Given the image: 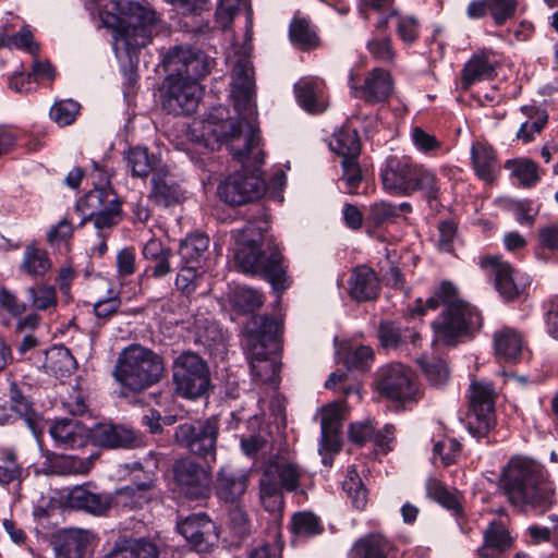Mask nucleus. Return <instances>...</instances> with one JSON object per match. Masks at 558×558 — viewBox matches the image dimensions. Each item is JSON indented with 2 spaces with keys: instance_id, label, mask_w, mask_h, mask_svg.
I'll list each match as a JSON object with an SVG mask.
<instances>
[{
  "instance_id": "7ed1b4c3",
  "label": "nucleus",
  "mask_w": 558,
  "mask_h": 558,
  "mask_svg": "<svg viewBox=\"0 0 558 558\" xmlns=\"http://www.w3.org/2000/svg\"><path fill=\"white\" fill-rule=\"evenodd\" d=\"M440 303L444 305V311L432 324L436 342L446 345L454 344L459 337L482 326L480 312L460 296L453 283L442 281L434 295L426 300L425 306L436 310Z\"/></svg>"
},
{
  "instance_id": "bb28decb",
  "label": "nucleus",
  "mask_w": 558,
  "mask_h": 558,
  "mask_svg": "<svg viewBox=\"0 0 558 558\" xmlns=\"http://www.w3.org/2000/svg\"><path fill=\"white\" fill-rule=\"evenodd\" d=\"M247 476L230 465L220 468L216 476V495L228 504L236 502L245 493Z\"/></svg>"
},
{
  "instance_id": "864d4df0",
  "label": "nucleus",
  "mask_w": 558,
  "mask_h": 558,
  "mask_svg": "<svg viewBox=\"0 0 558 558\" xmlns=\"http://www.w3.org/2000/svg\"><path fill=\"white\" fill-rule=\"evenodd\" d=\"M426 492L428 497L433 498L445 508L456 512L460 510L457 493L449 490L440 481L429 478L426 482Z\"/></svg>"
},
{
  "instance_id": "c9c22d12",
  "label": "nucleus",
  "mask_w": 558,
  "mask_h": 558,
  "mask_svg": "<svg viewBox=\"0 0 558 558\" xmlns=\"http://www.w3.org/2000/svg\"><path fill=\"white\" fill-rule=\"evenodd\" d=\"M471 155L476 175L486 183H493L498 171L495 150L483 143H475L472 145Z\"/></svg>"
},
{
  "instance_id": "ddd939ff",
  "label": "nucleus",
  "mask_w": 558,
  "mask_h": 558,
  "mask_svg": "<svg viewBox=\"0 0 558 558\" xmlns=\"http://www.w3.org/2000/svg\"><path fill=\"white\" fill-rule=\"evenodd\" d=\"M201 85L193 80H183L168 73L160 88L162 108L173 114L194 112L202 98Z\"/></svg>"
},
{
  "instance_id": "4be33fe9",
  "label": "nucleus",
  "mask_w": 558,
  "mask_h": 558,
  "mask_svg": "<svg viewBox=\"0 0 558 558\" xmlns=\"http://www.w3.org/2000/svg\"><path fill=\"white\" fill-rule=\"evenodd\" d=\"M165 546L159 536L126 538L117 542L104 558H159Z\"/></svg>"
},
{
  "instance_id": "2f4dec72",
  "label": "nucleus",
  "mask_w": 558,
  "mask_h": 558,
  "mask_svg": "<svg viewBox=\"0 0 558 558\" xmlns=\"http://www.w3.org/2000/svg\"><path fill=\"white\" fill-rule=\"evenodd\" d=\"M9 399L12 410L24 420L33 434L38 436L44 428L43 417L34 410L33 404L15 381L10 384Z\"/></svg>"
},
{
  "instance_id": "a18cd8bd",
  "label": "nucleus",
  "mask_w": 558,
  "mask_h": 558,
  "mask_svg": "<svg viewBox=\"0 0 558 558\" xmlns=\"http://www.w3.org/2000/svg\"><path fill=\"white\" fill-rule=\"evenodd\" d=\"M119 202L118 196L110 189H94L80 202V206L86 217L104 210L108 206Z\"/></svg>"
},
{
  "instance_id": "5fc2aeb1",
  "label": "nucleus",
  "mask_w": 558,
  "mask_h": 558,
  "mask_svg": "<svg viewBox=\"0 0 558 558\" xmlns=\"http://www.w3.org/2000/svg\"><path fill=\"white\" fill-rule=\"evenodd\" d=\"M507 168L512 170V175L522 186H533L539 180L537 166L532 160L521 159L508 161Z\"/></svg>"
},
{
  "instance_id": "412c9836",
  "label": "nucleus",
  "mask_w": 558,
  "mask_h": 558,
  "mask_svg": "<svg viewBox=\"0 0 558 558\" xmlns=\"http://www.w3.org/2000/svg\"><path fill=\"white\" fill-rule=\"evenodd\" d=\"M277 488L290 493H303L301 482L304 471L295 462L279 456L271 457L265 464L262 476Z\"/></svg>"
},
{
  "instance_id": "72a5a7b5",
  "label": "nucleus",
  "mask_w": 558,
  "mask_h": 558,
  "mask_svg": "<svg viewBox=\"0 0 558 558\" xmlns=\"http://www.w3.org/2000/svg\"><path fill=\"white\" fill-rule=\"evenodd\" d=\"M98 454L92 453L86 458L76 456L56 454L50 458L49 466L57 475H86L94 468Z\"/></svg>"
},
{
  "instance_id": "69168bd1",
  "label": "nucleus",
  "mask_w": 558,
  "mask_h": 558,
  "mask_svg": "<svg viewBox=\"0 0 558 558\" xmlns=\"http://www.w3.org/2000/svg\"><path fill=\"white\" fill-rule=\"evenodd\" d=\"M228 526L234 535L241 538L251 533V522L248 517L246 512L239 506H235L229 511Z\"/></svg>"
},
{
  "instance_id": "423d86ee",
  "label": "nucleus",
  "mask_w": 558,
  "mask_h": 558,
  "mask_svg": "<svg viewBox=\"0 0 558 558\" xmlns=\"http://www.w3.org/2000/svg\"><path fill=\"white\" fill-rule=\"evenodd\" d=\"M280 322L268 315L252 316L243 333V347L254 379L263 384L274 383L279 374V364L270 350L276 347Z\"/></svg>"
},
{
  "instance_id": "f03ea898",
  "label": "nucleus",
  "mask_w": 558,
  "mask_h": 558,
  "mask_svg": "<svg viewBox=\"0 0 558 558\" xmlns=\"http://www.w3.org/2000/svg\"><path fill=\"white\" fill-rule=\"evenodd\" d=\"M234 260L242 272L265 279L276 293L284 292L292 284L284 256L277 246L265 242L260 229L253 223L241 231Z\"/></svg>"
},
{
  "instance_id": "4c0bfd02",
  "label": "nucleus",
  "mask_w": 558,
  "mask_h": 558,
  "mask_svg": "<svg viewBox=\"0 0 558 558\" xmlns=\"http://www.w3.org/2000/svg\"><path fill=\"white\" fill-rule=\"evenodd\" d=\"M52 267L46 250L34 245H27L24 250L20 270L33 278L44 277Z\"/></svg>"
},
{
  "instance_id": "1a4fd4ad",
  "label": "nucleus",
  "mask_w": 558,
  "mask_h": 558,
  "mask_svg": "<svg viewBox=\"0 0 558 558\" xmlns=\"http://www.w3.org/2000/svg\"><path fill=\"white\" fill-rule=\"evenodd\" d=\"M468 398L466 428L475 438L486 437L496 425L495 388L492 383L474 380L470 384Z\"/></svg>"
},
{
  "instance_id": "473e14b6",
  "label": "nucleus",
  "mask_w": 558,
  "mask_h": 558,
  "mask_svg": "<svg viewBox=\"0 0 558 558\" xmlns=\"http://www.w3.org/2000/svg\"><path fill=\"white\" fill-rule=\"evenodd\" d=\"M510 547L511 537L506 526L499 521H493L484 532V544L478 553L482 558H499Z\"/></svg>"
},
{
  "instance_id": "20e7f679",
  "label": "nucleus",
  "mask_w": 558,
  "mask_h": 558,
  "mask_svg": "<svg viewBox=\"0 0 558 558\" xmlns=\"http://www.w3.org/2000/svg\"><path fill=\"white\" fill-rule=\"evenodd\" d=\"M112 20L104 19L108 27L114 29L116 46L121 47L128 54L144 48L160 29V20L156 12L146 5L131 0H110Z\"/></svg>"
},
{
  "instance_id": "f257e3e1",
  "label": "nucleus",
  "mask_w": 558,
  "mask_h": 558,
  "mask_svg": "<svg viewBox=\"0 0 558 558\" xmlns=\"http://www.w3.org/2000/svg\"><path fill=\"white\" fill-rule=\"evenodd\" d=\"M247 132L243 135L241 121H225L220 129L210 121L193 124L187 131L192 150L203 154L214 150L226 140L230 142L233 157L242 163V170L229 175L218 186V195L227 204L239 206L258 199L266 190L259 167L264 162L260 137L253 125L246 122Z\"/></svg>"
},
{
  "instance_id": "13d9d810",
  "label": "nucleus",
  "mask_w": 558,
  "mask_h": 558,
  "mask_svg": "<svg viewBox=\"0 0 558 558\" xmlns=\"http://www.w3.org/2000/svg\"><path fill=\"white\" fill-rule=\"evenodd\" d=\"M426 379L434 386L444 385L449 378L447 364L441 360L428 361L426 357L417 360Z\"/></svg>"
},
{
  "instance_id": "49530a36",
  "label": "nucleus",
  "mask_w": 558,
  "mask_h": 558,
  "mask_svg": "<svg viewBox=\"0 0 558 558\" xmlns=\"http://www.w3.org/2000/svg\"><path fill=\"white\" fill-rule=\"evenodd\" d=\"M323 530L320 519L311 511H299L291 518L290 531L298 537L316 536Z\"/></svg>"
},
{
  "instance_id": "0eeeda50",
  "label": "nucleus",
  "mask_w": 558,
  "mask_h": 558,
  "mask_svg": "<svg viewBox=\"0 0 558 558\" xmlns=\"http://www.w3.org/2000/svg\"><path fill=\"white\" fill-rule=\"evenodd\" d=\"M162 357L140 344L124 349L117 361L113 376L123 387L142 391L158 383L163 374Z\"/></svg>"
},
{
  "instance_id": "6ab92c4d",
  "label": "nucleus",
  "mask_w": 558,
  "mask_h": 558,
  "mask_svg": "<svg viewBox=\"0 0 558 558\" xmlns=\"http://www.w3.org/2000/svg\"><path fill=\"white\" fill-rule=\"evenodd\" d=\"M253 74L251 61L245 58H240L233 65L231 94L241 114H252L256 109Z\"/></svg>"
},
{
  "instance_id": "7c9ffc66",
  "label": "nucleus",
  "mask_w": 558,
  "mask_h": 558,
  "mask_svg": "<svg viewBox=\"0 0 558 558\" xmlns=\"http://www.w3.org/2000/svg\"><path fill=\"white\" fill-rule=\"evenodd\" d=\"M299 105L311 113H320L327 108V99L320 83L302 78L294 85Z\"/></svg>"
},
{
  "instance_id": "c85d7f7f",
  "label": "nucleus",
  "mask_w": 558,
  "mask_h": 558,
  "mask_svg": "<svg viewBox=\"0 0 558 558\" xmlns=\"http://www.w3.org/2000/svg\"><path fill=\"white\" fill-rule=\"evenodd\" d=\"M92 534L82 529H68L61 531L53 541L56 558H83Z\"/></svg>"
},
{
  "instance_id": "e2e57ef3",
  "label": "nucleus",
  "mask_w": 558,
  "mask_h": 558,
  "mask_svg": "<svg viewBox=\"0 0 558 558\" xmlns=\"http://www.w3.org/2000/svg\"><path fill=\"white\" fill-rule=\"evenodd\" d=\"M397 35L407 45L418 38L420 22L414 15H401L397 21Z\"/></svg>"
},
{
  "instance_id": "4468645a",
  "label": "nucleus",
  "mask_w": 558,
  "mask_h": 558,
  "mask_svg": "<svg viewBox=\"0 0 558 558\" xmlns=\"http://www.w3.org/2000/svg\"><path fill=\"white\" fill-rule=\"evenodd\" d=\"M162 65L177 77L197 82L210 72L211 61L199 49L174 46L163 56Z\"/></svg>"
},
{
  "instance_id": "0e129e2a",
  "label": "nucleus",
  "mask_w": 558,
  "mask_h": 558,
  "mask_svg": "<svg viewBox=\"0 0 558 558\" xmlns=\"http://www.w3.org/2000/svg\"><path fill=\"white\" fill-rule=\"evenodd\" d=\"M290 37L293 43L303 47H313L317 44V36L305 20H296L291 24Z\"/></svg>"
},
{
  "instance_id": "a878e982",
  "label": "nucleus",
  "mask_w": 558,
  "mask_h": 558,
  "mask_svg": "<svg viewBox=\"0 0 558 558\" xmlns=\"http://www.w3.org/2000/svg\"><path fill=\"white\" fill-rule=\"evenodd\" d=\"M493 51L484 50L473 54L461 71V88L469 90L472 85L490 81L496 76L495 62L493 60Z\"/></svg>"
},
{
  "instance_id": "58836bf2",
  "label": "nucleus",
  "mask_w": 558,
  "mask_h": 558,
  "mask_svg": "<svg viewBox=\"0 0 558 558\" xmlns=\"http://www.w3.org/2000/svg\"><path fill=\"white\" fill-rule=\"evenodd\" d=\"M391 549L392 545L386 537L372 534L354 544L350 558H387Z\"/></svg>"
},
{
  "instance_id": "79ce46f5",
  "label": "nucleus",
  "mask_w": 558,
  "mask_h": 558,
  "mask_svg": "<svg viewBox=\"0 0 558 558\" xmlns=\"http://www.w3.org/2000/svg\"><path fill=\"white\" fill-rule=\"evenodd\" d=\"M521 111L526 117V120L522 122L517 137L524 143H529L534 140L535 134L541 133L544 129L548 120V114L545 109L536 106H523Z\"/></svg>"
},
{
  "instance_id": "2eb2a0df",
  "label": "nucleus",
  "mask_w": 558,
  "mask_h": 558,
  "mask_svg": "<svg viewBox=\"0 0 558 558\" xmlns=\"http://www.w3.org/2000/svg\"><path fill=\"white\" fill-rule=\"evenodd\" d=\"M377 390L393 401L413 400L417 392L411 371L400 363L388 364L378 371Z\"/></svg>"
},
{
  "instance_id": "603ef678",
  "label": "nucleus",
  "mask_w": 558,
  "mask_h": 558,
  "mask_svg": "<svg viewBox=\"0 0 558 558\" xmlns=\"http://www.w3.org/2000/svg\"><path fill=\"white\" fill-rule=\"evenodd\" d=\"M259 496L264 509L275 515H280L283 509V494L276 484L260 477Z\"/></svg>"
},
{
  "instance_id": "ea45409f",
  "label": "nucleus",
  "mask_w": 558,
  "mask_h": 558,
  "mask_svg": "<svg viewBox=\"0 0 558 558\" xmlns=\"http://www.w3.org/2000/svg\"><path fill=\"white\" fill-rule=\"evenodd\" d=\"M413 193L421 192L430 207H437L441 196V184L436 172L421 165L415 179Z\"/></svg>"
},
{
  "instance_id": "774afa93",
  "label": "nucleus",
  "mask_w": 558,
  "mask_h": 558,
  "mask_svg": "<svg viewBox=\"0 0 558 558\" xmlns=\"http://www.w3.org/2000/svg\"><path fill=\"white\" fill-rule=\"evenodd\" d=\"M461 451V445L456 439H444L434 446V454L440 458L441 463L448 466L456 462Z\"/></svg>"
},
{
  "instance_id": "f8f14e48",
  "label": "nucleus",
  "mask_w": 558,
  "mask_h": 558,
  "mask_svg": "<svg viewBox=\"0 0 558 558\" xmlns=\"http://www.w3.org/2000/svg\"><path fill=\"white\" fill-rule=\"evenodd\" d=\"M393 3L395 0H360L359 4V11L364 20L369 19V11L379 13L376 31L367 41L366 48L373 59L383 63L392 62L396 56L391 37L388 34H384L389 19L398 16V11L393 8Z\"/></svg>"
},
{
  "instance_id": "3c124183",
  "label": "nucleus",
  "mask_w": 558,
  "mask_h": 558,
  "mask_svg": "<svg viewBox=\"0 0 558 558\" xmlns=\"http://www.w3.org/2000/svg\"><path fill=\"white\" fill-rule=\"evenodd\" d=\"M22 476V466L17 461V456L12 449L0 448V485L20 481Z\"/></svg>"
},
{
  "instance_id": "c756f323",
  "label": "nucleus",
  "mask_w": 558,
  "mask_h": 558,
  "mask_svg": "<svg viewBox=\"0 0 558 558\" xmlns=\"http://www.w3.org/2000/svg\"><path fill=\"white\" fill-rule=\"evenodd\" d=\"M379 281L373 269L357 266L350 280V295L357 302L371 301L377 298Z\"/></svg>"
},
{
  "instance_id": "de8ad7c7",
  "label": "nucleus",
  "mask_w": 558,
  "mask_h": 558,
  "mask_svg": "<svg viewBox=\"0 0 558 558\" xmlns=\"http://www.w3.org/2000/svg\"><path fill=\"white\" fill-rule=\"evenodd\" d=\"M29 304L37 311L54 308L58 303L57 290L47 283H36L26 289Z\"/></svg>"
},
{
  "instance_id": "393cba45",
  "label": "nucleus",
  "mask_w": 558,
  "mask_h": 558,
  "mask_svg": "<svg viewBox=\"0 0 558 558\" xmlns=\"http://www.w3.org/2000/svg\"><path fill=\"white\" fill-rule=\"evenodd\" d=\"M94 441L105 448H131L141 444L138 434L129 427L98 424L92 432Z\"/></svg>"
},
{
  "instance_id": "09e8293b",
  "label": "nucleus",
  "mask_w": 558,
  "mask_h": 558,
  "mask_svg": "<svg viewBox=\"0 0 558 558\" xmlns=\"http://www.w3.org/2000/svg\"><path fill=\"white\" fill-rule=\"evenodd\" d=\"M156 161L155 156L149 155L148 149L144 147L132 148L126 155L128 167L133 177H147L154 170Z\"/></svg>"
},
{
  "instance_id": "b1692460",
  "label": "nucleus",
  "mask_w": 558,
  "mask_h": 558,
  "mask_svg": "<svg viewBox=\"0 0 558 558\" xmlns=\"http://www.w3.org/2000/svg\"><path fill=\"white\" fill-rule=\"evenodd\" d=\"M49 434L61 449H76L87 445L89 430L75 420L62 418L49 427Z\"/></svg>"
},
{
  "instance_id": "680f3d73",
  "label": "nucleus",
  "mask_w": 558,
  "mask_h": 558,
  "mask_svg": "<svg viewBox=\"0 0 558 558\" xmlns=\"http://www.w3.org/2000/svg\"><path fill=\"white\" fill-rule=\"evenodd\" d=\"M94 221L95 227L98 230L109 229L118 225L121 219V204L120 201L108 206L104 210L96 211L95 215L87 217Z\"/></svg>"
},
{
  "instance_id": "f3484780",
  "label": "nucleus",
  "mask_w": 558,
  "mask_h": 558,
  "mask_svg": "<svg viewBox=\"0 0 558 558\" xmlns=\"http://www.w3.org/2000/svg\"><path fill=\"white\" fill-rule=\"evenodd\" d=\"M421 165L405 157H388L380 174L384 189L393 195H412Z\"/></svg>"
},
{
  "instance_id": "a19ab883",
  "label": "nucleus",
  "mask_w": 558,
  "mask_h": 558,
  "mask_svg": "<svg viewBox=\"0 0 558 558\" xmlns=\"http://www.w3.org/2000/svg\"><path fill=\"white\" fill-rule=\"evenodd\" d=\"M209 238L204 233H194L187 235L181 241L179 254L183 264L199 266L205 260L206 252L209 247Z\"/></svg>"
},
{
  "instance_id": "c03bdc74",
  "label": "nucleus",
  "mask_w": 558,
  "mask_h": 558,
  "mask_svg": "<svg viewBox=\"0 0 558 558\" xmlns=\"http://www.w3.org/2000/svg\"><path fill=\"white\" fill-rule=\"evenodd\" d=\"M230 302L238 313L248 314L255 312L263 305L264 296L255 289L238 287L233 290Z\"/></svg>"
},
{
  "instance_id": "bf43d9fd",
  "label": "nucleus",
  "mask_w": 558,
  "mask_h": 558,
  "mask_svg": "<svg viewBox=\"0 0 558 558\" xmlns=\"http://www.w3.org/2000/svg\"><path fill=\"white\" fill-rule=\"evenodd\" d=\"M80 109V104L72 99L61 100L51 107L50 117L59 125L66 126L75 121Z\"/></svg>"
},
{
  "instance_id": "6e6552de",
  "label": "nucleus",
  "mask_w": 558,
  "mask_h": 558,
  "mask_svg": "<svg viewBox=\"0 0 558 558\" xmlns=\"http://www.w3.org/2000/svg\"><path fill=\"white\" fill-rule=\"evenodd\" d=\"M172 378L177 392L186 399L203 397L210 385V373L206 361L191 351L182 352L174 359Z\"/></svg>"
},
{
  "instance_id": "aec40b11",
  "label": "nucleus",
  "mask_w": 558,
  "mask_h": 558,
  "mask_svg": "<svg viewBox=\"0 0 558 558\" xmlns=\"http://www.w3.org/2000/svg\"><path fill=\"white\" fill-rule=\"evenodd\" d=\"M27 360L36 368L60 379L70 377L77 367L76 360L72 353L62 344L35 352Z\"/></svg>"
},
{
  "instance_id": "dca6fc26",
  "label": "nucleus",
  "mask_w": 558,
  "mask_h": 558,
  "mask_svg": "<svg viewBox=\"0 0 558 558\" xmlns=\"http://www.w3.org/2000/svg\"><path fill=\"white\" fill-rule=\"evenodd\" d=\"M349 87L354 98L369 105L381 104L392 95L393 80L387 70L375 68L366 73L362 82L351 72Z\"/></svg>"
},
{
  "instance_id": "4d7b16f0",
  "label": "nucleus",
  "mask_w": 558,
  "mask_h": 558,
  "mask_svg": "<svg viewBox=\"0 0 558 558\" xmlns=\"http://www.w3.org/2000/svg\"><path fill=\"white\" fill-rule=\"evenodd\" d=\"M374 361V351L368 345H360L349 350L344 356V364L349 369L366 372Z\"/></svg>"
},
{
  "instance_id": "cd10ccee",
  "label": "nucleus",
  "mask_w": 558,
  "mask_h": 558,
  "mask_svg": "<svg viewBox=\"0 0 558 558\" xmlns=\"http://www.w3.org/2000/svg\"><path fill=\"white\" fill-rule=\"evenodd\" d=\"M68 502L72 508L102 515L112 507L113 498L110 494L94 493L87 488V485H81L70 490Z\"/></svg>"
},
{
  "instance_id": "e433bc0d",
  "label": "nucleus",
  "mask_w": 558,
  "mask_h": 558,
  "mask_svg": "<svg viewBox=\"0 0 558 558\" xmlns=\"http://www.w3.org/2000/svg\"><path fill=\"white\" fill-rule=\"evenodd\" d=\"M494 345L496 355L507 362H514L522 353V336L509 327L495 332Z\"/></svg>"
},
{
  "instance_id": "5701e85b",
  "label": "nucleus",
  "mask_w": 558,
  "mask_h": 558,
  "mask_svg": "<svg viewBox=\"0 0 558 558\" xmlns=\"http://www.w3.org/2000/svg\"><path fill=\"white\" fill-rule=\"evenodd\" d=\"M481 266L495 277V286L506 300H513L521 293V287L515 279V270L509 263L498 256H487L481 260Z\"/></svg>"
},
{
  "instance_id": "6e6d98bb",
  "label": "nucleus",
  "mask_w": 558,
  "mask_h": 558,
  "mask_svg": "<svg viewBox=\"0 0 558 558\" xmlns=\"http://www.w3.org/2000/svg\"><path fill=\"white\" fill-rule=\"evenodd\" d=\"M378 337L381 345L389 349H399L408 342L405 328H401L390 322L379 325Z\"/></svg>"
},
{
  "instance_id": "052dcab7",
  "label": "nucleus",
  "mask_w": 558,
  "mask_h": 558,
  "mask_svg": "<svg viewBox=\"0 0 558 558\" xmlns=\"http://www.w3.org/2000/svg\"><path fill=\"white\" fill-rule=\"evenodd\" d=\"M9 49L25 50L29 54L36 57L39 52V46L34 40L29 26H23L15 34H8Z\"/></svg>"
},
{
  "instance_id": "37998d69",
  "label": "nucleus",
  "mask_w": 558,
  "mask_h": 558,
  "mask_svg": "<svg viewBox=\"0 0 558 558\" xmlns=\"http://www.w3.org/2000/svg\"><path fill=\"white\" fill-rule=\"evenodd\" d=\"M330 146L342 159L359 158L361 153L359 134L355 130L349 128L337 132Z\"/></svg>"
},
{
  "instance_id": "338daca9",
  "label": "nucleus",
  "mask_w": 558,
  "mask_h": 558,
  "mask_svg": "<svg viewBox=\"0 0 558 558\" xmlns=\"http://www.w3.org/2000/svg\"><path fill=\"white\" fill-rule=\"evenodd\" d=\"M0 308L12 317H20L26 312L27 304L11 290L0 287Z\"/></svg>"
},
{
  "instance_id": "9d476101",
  "label": "nucleus",
  "mask_w": 558,
  "mask_h": 558,
  "mask_svg": "<svg viewBox=\"0 0 558 558\" xmlns=\"http://www.w3.org/2000/svg\"><path fill=\"white\" fill-rule=\"evenodd\" d=\"M219 421L216 416L204 421L184 422L175 427L174 440L182 448L204 460L216 461Z\"/></svg>"
},
{
  "instance_id": "f704fd0d",
  "label": "nucleus",
  "mask_w": 558,
  "mask_h": 558,
  "mask_svg": "<svg viewBox=\"0 0 558 558\" xmlns=\"http://www.w3.org/2000/svg\"><path fill=\"white\" fill-rule=\"evenodd\" d=\"M149 197L156 205L169 207L180 202L182 192L171 175L155 173L151 178Z\"/></svg>"
},
{
  "instance_id": "39448f33",
  "label": "nucleus",
  "mask_w": 558,
  "mask_h": 558,
  "mask_svg": "<svg viewBox=\"0 0 558 558\" xmlns=\"http://www.w3.org/2000/svg\"><path fill=\"white\" fill-rule=\"evenodd\" d=\"M501 483L509 501L547 509L554 504V490L543 481L541 465L524 458H512L502 470Z\"/></svg>"
},
{
  "instance_id": "9b49d317",
  "label": "nucleus",
  "mask_w": 558,
  "mask_h": 558,
  "mask_svg": "<svg viewBox=\"0 0 558 558\" xmlns=\"http://www.w3.org/2000/svg\"><path fill=\"white\" fill-rule=\"evenodd\" d=\"M171 473L173 489L178 495L193 501L204 500L210 496V470L193 458L177 459L171 466Z\"/></svg>"
},
{
  "instance_id": "8fccbe9b",
  "label": "nucleus",
  "mask_w": 558,
  "mask_h": 558,
  "mask_svg": "<svg viewBox=\"0 0 558 558\" xmlns=\"http://www.w3.org/2000/svg\"><path fill=\"white\" fill-rule=\"evenodd\" d=\"M343 490L356 509H364L367 504V490L354 468H349L342 483Z\"/></svg>"
},
{
  "instance_id": "a211bd4d",
  "label": "nucleus",
  "mask_w": 558,
  "mask_h": 558,
  "mask_svg": "<svg viewBox=\"0 0 558 558\" xmlns=\"http://www.w3.org/2000/svg\"><path fill=\"white\" fill-rule=\"evenodd\" d=\"M177 530L197 551H208L219 539L215 522L204 512L187 515L178 522Z\"/></svg>"
}]
</instances>
